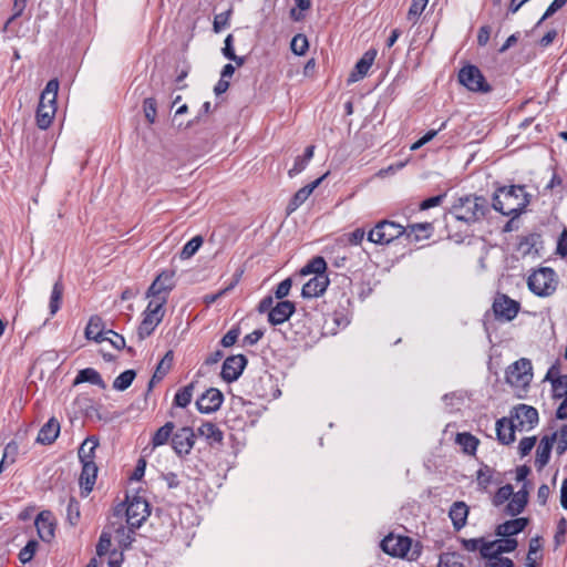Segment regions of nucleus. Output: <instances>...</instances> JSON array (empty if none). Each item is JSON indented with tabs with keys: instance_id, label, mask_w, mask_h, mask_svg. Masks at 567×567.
<instances>
[{
	"instance_id": "obj_56",
	"label": "nucleus",
	"mask_w": 567,
	"mask_h": 567,
	"mask_svg": "<svg viewBox=\"0 0 567 567\" xmlns=\"http://www.w3.org/2000/svg\"><path fill=\"white\" fill-rule=\"evenodd\" d=\"M557 433L556 453L560 456L567 451V424H564Z\"/></svg>"
},
{
	"instance_id": "obj_29",
	"label": "nucleus",
	"mask_w": 567,
	"mask_h": 567,
	"mask_svg": "<svg viewBox=\"0 0 567 567\" xmlns=\"http://www.w3.org/2000/svg\"><path fill=\"white\" fill-rule=\"evenodd\" d=\"M173 362V352L168 351L164 358L158 362L155 372L153 373L148 384L147 393L153 390L156 383L161 382L171 370Z\"/></svg>"
},
{
	"instance_id": "obj_34",
	"label": "nucleus",
	"mask_w": 567,
	"mask_h": 567,
	"mask_svg": "<svg viewBox=\"0 0 567 567\" xmlns=\"http://www.w3.org/2000/svg\"><path fill=\"white\" fill-rule=\"evenodd\" d=\"M59 91V81L58 79L50 80L44 90L42 91L40 95L39 105L44 104L51 105V107H56V96Z\"/></svg>"
},
{
	"instance_id": "obj_26",
	"label": "nucleus",
	"mask_w": 567,
	"mask_h": 567,
	"mask_svg": "<svg viewBox=\"0 0 567 567\" xmlns=\"http://www.w3.org/2000/svg\"><path fill=\"white\" fill-rule=\"evenodd\" d=\"M114 527V539L117 543L121 549H127L131 544L134 542L135 530L137 528H133L132 526L123 525L122 523H112Z\"/></svg>"
},
{
	"instance_id": "obj_10",
	"label": "nucleus",
	"mask_w": 567,
	"mask_h": 567,
	"mask_svg": "<svg viewBox=\"0 0 567 567\" xmlns=\"http://www.w3.org/2000/svg\"><path fill=\"white\" fill-rule=\"evenodd\" d=\"M520 309L518 301L511 299L507 295L497 293L493 302V311L498 320H513Z\"/></svg>"
},
{
	"instance_id": "obj_36",
	"label": "nucleus",
	"mask_w": 567,
	"mask_h": 567,
	"mask_svg": "<svg viewBox=\"0 0 567 567\" xmlns=\"http://www.w3.org/2000/svg\"><path fill=\"white\" fill-rule=\"evenodd\" d=\"M55 112L56 107H51V105H38L35 115L38 127L41 130H47L51 125Z\"/></svg>"
},
{
	"instance_id": "obj_28",
	"label": "nucleus",
	"mask_w": 567,
	"mask_h": 567,
	"mask_svg": "<svg viewBox=\"0 0 567 567\" xmlns=\"http://www.w3.org/2000/svg\"><path fill=\"white\" fill-rule=\"evenodd\" d=\"M496 436L499 443L509 445L515 441V432L517 431L507 417H502L495 424Z\"/></svg>"
},
{
	"instance_id": "obj_11",
	"label": "nucleus",
	"mask_w": 567,
	"mask_h": 567,
	"mask_svg": "<svg viewBox=\"0 0 567 567\" xmlns=\"http://www.w3.org/2000/svg\"><path fill=\"white\" fill-rule=\"evenodd\" d=\"M411 538L390 534L381 540V548L393 557H405L411 548Z\"/></svg>"
},
{
	"instance_id": "obj_39",
	"label": "nucleus",
	"mask_w": 567,
	"mask_h": 567,
	"mask_svg": "<svg viewBox=\"0 0 567 567\" xmlns=\"http://www.w3.org/2000/svg\"><path fill=\"white\" fill-rule=\"evenodd\" d=\"M455 441L462 447L463 452L470 455L475 454L480 443L478 439L467 432L457 433Z\"/></svg>"
},
{
	"instance_id": "obj_49",
	"label": "nucleus",
	"mask_w": 567,
	"mask_h": 567,
	"mask_svg": "<svg viewBox=\"0 0 567 567\" xmlns=\"http://www.w3.org/2000/svg\"><path fill=\"white\" fill-rule=\"evenodd\" d=\"M80 517V503L74 497H70L66 505V520L71 526H75Z\"/></svg>"
},
{
	"instance_id": "obj_52",
	"label": "nucleus",
	"mask_w": 567,
	"mask_h": 567,
	"mask_svg": "<svg viewBox=\"0 0 567 567\" xmlns=\"http://www.w3.org/2000/svg\"><path fill=\"white\" fill-rule=\"evenodd\" d=\"M514 494L513 486L509 484H506L497 489L493 497V504L495 506H501L505 502L509 501L512 495Z\"/></svg>"
},
{
	"instance_id": "obj_43",
	"label": "nucleus",
	"mask_w": 567,
	"mask_h": 567,
	"mask_svg": "<svg viewBox=\"0 0 567 567\" xmlns=\"http://www.w3.org/2000/svg\"><path fill=\"white\" fill-rule=\"evenodd\" d=\"M194 389L195 382H190L179 389L174 396V404L178 408H186L192 401Z\"/></svg>"
},
{
	"instance_id": "obj_14",
	"label": "nucleus",
	"mask_w": 567,
	"mask_h": 567,
	"mask_svg": "<svg viewBox=\"0 0 567 567\" xmlns=\"http://www.w3.org/2000/svg\"><path fill=\"white\" fill-rule=\"evenodd\" d=\"M246 365L247 358L244 354L230 355L224 361L220 375L226 382H234L241 375Z\"/></svg>"
},
{
	"instance_id": "obj_44",
	"label": "nucleus",
	"mask_w": 567,
	"mask_h": 567,
	"mask_svg": "<svg viewBox=\"0 0 567 567\" xmlns=\"http://www.w3.org/2000/svg\"><path fill=\"white\" fill-rule=\"evenodd\" d=\"M136 377L135 370H125L113 381V389L116 391H125L131 386Z\"/></svg>"
},
{
	"instance_id": "obj_41",
	"label": "nucleus",
	"mask_w": 567,
	"mask_h": 567,
	"mask_svg": "<svg viewBox=\"0 0 567 567\" xmlns=\"http://www.w3.org/2000/svg\"><path fill=\"white\" fill-rule=\"evenodd\" d=\"M327 262L323 257L317 256L313 257L302 269L301 275H310L315 276L326 275Z\"/></svg>"
},
{
	"instance_id": "obj_6",
	"label": "nucleus",
	"mask_w": 567,
	"mask_h": 567,
	"mask_svg": "<svg viewBox=\"0 0 567 567\" xmlns=\"http://www.w3.org/2000/svg\"><path fill=\"white\" fill-rule=\"evenodd\" d=\"M513 426L519 431H529L538 423V411L530 405L518 404L514 406L507 417Z\"/></svg>"
},
{
	"instance_id": "obj_48",
	"label": "nucleus",
	"mask_w": 567,
	"mask_h": 567,
	"mask_svg": "<svg viewBox=\"0 0 567 567\" xmlns=\"http://www.w3.org/2000/svg\"><path fill=\"white\" fill-rule=\"evenodd\" d=\"M437 567H464L463 558L455 551L443 553L440 555Z\"/></svg>"
},
{
	"instance_id": "obj_42",
	"label": "nucleus",
	"mask_w": 567,
	"mask_h": 567,
	"mask_svg": "<svg viewBox=\"0 0 567 567\" xmlns=\"http://www.w3.org/2000/svg\"><path fill=\"white\" fill-rule=\"evenodd\" d=\"M19 453V445L14 441H10L3 450V455L0 462V473L8 466L17 461Z\"/></svg>"
},
{
	"instance_id": "obj_15",
	"label": "nucleus",
	"mask_w": 567,
	"mask_h": 567,
	"mask_svg": "<svg viewBox=\"0 0 567 567\" xmlns=\"http://www.w3.org/2000/svg\"><path fill=\"white\" fill-rule=\"evenodd\" d=\"M39 537L42 542L51 543L55 536V519L50 511L40 512L34 520Z\"/></svg>"
},
{
	"instance_id": "obj_40",
	"label": "nucleus",
	"mask_w": 567,
	"mask_h": 567,
	"mask_svg": "<svg viewBox=\"0 0 567 567\" xmlns=\"http://www.w3.org/2000/svg\"><path fill=\"white\" fill-rule=\"evenodd\" d=\"M540 550H542L540 538L538 536L533 537L529 540L528 553L526 556V566L527 567H539V564L536 560H537V558H542Z\"/></svg>"
},
{
	"instance_id": "obj_35",
	"label": "nucleus",
	"mask_w": 567,
	"mask_h": 567,
	"mask_svg": "<svg viewBox=\"0 0 567 567\" xmlns=\"http://www.w3.org/2000/svg\"><path fill=\"white\" fill-rule=\"evenodd\" d=\"M315 154V146L309 145L306 147L303 155L297 156L293 163V166L288 171L289 177H295L299 175L301 172H303L309 164V162L312 159Z\"/></svg>"
},
{
	"instance_id": "obj_21",
	"label": "nucleus",
	"mask_w": 567,
	"mask_h": 567,
	"mask_svg": "<svg viewBox=\"0 0 567 567\" xmlns=\"http://www.w3.org/2000/svg\"><path fill=\"white\" fill-rule=\"evenodd\" d=\"M526 485L527 483L525 482L523 487L512 495L504 508V513L506 515L517 516L525 509L528 503V491Z\"/></svg>"
},
{
	"instance_id": "obj_37",
	"label": "nucleus",
	"mask_w": 567,
	"mask_h": 567,
	"mask_svg": "<svg viewBox=\"0 0 567 567\" xmlns=\"http://www.w3.org/2000/svg\"><path fill=\"white\" fill-rule=\"evenodd\" d=\"M405 228L408 229V231L405 233V236L409 239L413 237V240H415V241H419L422 238H429L431 235V231L433 229V227L430 223L413 224Z\"/></svg>"
},
{
	"instance_id": "obj_13",
	"label": "nucleus",
	"mask_w": 567,
	"mask_h": 567,
	"mask_svg": "<svg viewBox=\"0 0 567 567\" xmlns=\"http://www.w3.org/2000/svg\"><path fill=\"white\" fill-rule=\"evenodd\" d=\"M174 277V270H163L148 287L146 298H161L162 296L167 297L168 292L175 287Z\"/></svg>"
},
{
	"instance_id": "obj_64",
	"label": "nucleus",
	"mask_w": 567,
	"mask_h": 567,
	"mask_svg": "<svg viewBox=\"0 0 567 567\" xmlns=\"http://www.w3.org/2000/svg\"><path fill=\"white\" fill-rule=\"evenodd\" d=\"M485 567H515L512 559L502 556H495V558L489 559Z\"/></svg>"
},
{
	"instance_id": "obj_33",
	"label": "nucleus",
	"mask_w": 567,
	"mask_h": 567,
	"mask_svg": "<svg viewBox=\"0 0 567 567\" xmlns=\"http://www.w3.org/2000/svg\"><path fill=\"white\" fill-rule=\"evenodd\" d=\"M91 383L97 385L101 389H105L106 384L102 379L101 374L93 368H85L79 371L78 375L73 381V385H78L80 383Z\"/></svg>"
},
{
	"instance_id": "obj_63",
	"label": "nucleus",
	"mask_w": 567,
	"mask_h": 567,
	"mask_svg": "<svg viewBox=\"0 0 567 567\" xmlns=\"http://www.w3.org/2000/svg\"><path fill=\"white\" fill-rule=\"evenodd\" d=\"M229 16L230 11H226L215 16L213 27L216 33L220 32L224 28L228 25Z\"/></svg>"
},
{
	"instance_id": "obj_9",
	"label": "nucleus",
	"mask_w": 567,
	"mask_h": 567,
	"mask_svg": "<svg viewBox=\"0 0 567 567\" xmlns=\"http://www.w3.org/2000/svg\"><path fill=\"white\" fill-rule=\"evenodd\" d=\"M125 516L126 524L133 528H140L150 516V505L140 496L126 497Z\"/></svg>"
},
{
	"instance_id": "obj_27",
	"label": "nucleus",
	"mask_w": 567,
	"mask_h": 567,
	"mask_svg": "<svg viewBox=\"0 0 567 567\" xmlns=\"http://www.w3.org/2000/svg\"><path fill=\"white\" fill-rule=\"evenodd\" d=\"M99 444L100 442L96 436H89L83 441L78 451L81 464H95V451Z\"/></svg>"
},
{
	"instance_id": "obj_12",
	"label": "nucleus",
	"mask_w": 567,
	"mask_h": 567,
	"mask_svg": "<svg viewBox=\"0 0 567 567\" xmlns=\"http://www.w3.org/2000/svg\"><path fill=\"white\" fill-rule=\"evenodd\" d=\"M196 434L192 427L184 426L172 436V447L178 456L188 455L194 447Z\"/></svg>"
},
{
	"instance_id": "obj_18",
	"label": "nucleus",
	"mask_w": 567,
	"mask_h": 567,
	"mask_svg": "<svg viewBox=\"0 0 567 567\" xmlns=\"http://www.w3.org/2000/svg\"><path fill=\"white\" fill-rule=\"evenodd\" d=\"M556 437L557 433H551L550 435H545L540 439L535 457V465L538 470L544 468L548 464Z\"/></svg>"
},
{
	"instance_id": "obj_55",
	"label": "nucleus",
	"mask_w": 567,
	"mask_h": 567,
	"mask_svg": "<svg viewBox=\"0 0 567 567\" xmlns=\"http://www.w3.org/2000/svg\"><path fill=\"white\" fill-rule=\"evenodd\" d=\"M496 548H497V540L486 542L483 538L480 554L483 558L487 559V561H488L489 559L495 558V556H497Z\"/></svg>"
},
{
	"instance_id": "obj_47",
	"label": "nucleus",
	"mask_w": 567,
	"mask_h": 567,
	"mask_svg": "<svg viewBox=\"0 0 567 567\" xmlns=\"http://www.w3.org/2000/svg\"><path fill=\"white\" fill-rule=\"evenodd\" d=\"M203 237L199 235L188 240L181 251V259H189L190 257H193L203 245Z\"/></svg>"
},
{
	"instance_id": "obj_2",
	"label": "nucleus",
	"mask_w": 567,
	"mask_h": 567,
	"mask_svg": "<svg viewBox=\"0 0 567 567\" xmlns=\"http://www.w3.org/2000/svg\"><path fill=\"white\" fill-rule=\"evenodd\" d=\"M529 204V195L525 186L511 185L496 189L493 196V208L504 216L518 217Z\"/></svg>"
},
{
	"instance_id": "obj_31",
	"label": "nucleus",
	"mask_w": 567,
	"mask_h": 567,
	"mask_svg": "<svg viewBox=\"0 0 567 567\" xmlns=\"http://www.w3.org/2000/svg\"><path fill=\"white\" fill-rule=\"evenodd\" d=\"M197 434L204 437L209 445L221 444L223 431L212 422H205L197 429Z\"/></svg>"
},
{
	"instance_id": "obj_38",
	"label": "nucleus",
	"mask_w": 567,
	"mask_h": 567,
	"mask_svg": "<svg viewBox=\"0 0 567 567\" xmlns=\"http://www.w3.org/2000/svg\"><path fill=\"white\" fill-rule=\"evenodd\" d=\"M64 292V287L61 279H58L51 291L50 300H49V310L50 315L54 316L61 308L62 296Z\"/></svg>"
},
{
	"instance_id": "obj_54",
	"label": "nucleus",
	"mask_w": 567,
	"mask_h": 567,
	"mask_svg": "<svg viewBox=\"0 0 567 567\" xmlns=\"http://www.w3.org/2000/svg\"><path fill=\"white\" fill-rule=\"evenodd\" d=\"M517 540L511 537H505L503 540H497L496 554L501 556L504 553H512L517 548Z\"/></svg>"
},
{
	"instance_id": "obj_23",
	"label": "nucleus",
	"mask_w": 567,
	"mask_h": 567,
	"mask_svg": "<svg viewBox=\"0 0 567 567\" xmlns=\"http://www.w3.org/2000/svg\"><path fill=\"white\" fill-rule=\"evenodd\" d=\"M97 471L96 464H82L79 484L83 496H87L92 492L96 482Z\"/></svg>"
},
{
	"instance_id": "obj_16",
	"label": "nucleus",
	"mask_w": 567,
	"mask_h": 567,
	"mask_svg": "<svg viewBox=\"0 0 567 567\" xmlns=\"http://www.w3.org/2000/svg\"><path fill=\"white\" fill-rule=\"evenodd\" d=\"M224 401L223 393L215 388L206 390L196 401L197 410L200 413L209 414L216 412Z\"/></svg>"
},
{
	"instance_id": "obj_61",
	"label": "nucleus",
	"mask_w": 567,
	"mask_h": 567,
	"mask_svg": "<svg viewBox=\"0 0 567 567\" xmlns=\"http://www.w3.org/2000/svg\"><path fill=\"white\" fill-rule=\"evenodd\" d=\"M537 442L536 436L523 437L518 444V452L522 457L528 455Z\"/></svg>"
},
{
	"instance_id": "obj_24",
	"label": "nucleus",
	"mask_w": 567,
	"mask_h": 567,
	"mask_svg": "<svg viewBox=\"0 0 567 567\" xmlns=\"http://www.w3.org/2000/svg\"><path fill=\"white\" fill-rule=\"evenodd\" d=\"M528 523H529V519L526 517H519V518L506 520L496 527L495 534H496V536H499V537H511V536L517 535L520 532H523L526 528V526L528 525Z\"/></svg>"
},
{
	"instance_id": "obj_53",
	"label": "nucleus",
	"mask_w": 567,
	"mask_h": 567,
	"mask_svg": "<svg viewBox=\"0 0 567 567\" xmlns=\"http://www.w3.org/2000/svg\"><path fill=\"white\" fill-rule=\"evenodd\" d=\"M111 533L103 530L96 545V554L99 556H104L105 554H107L111 547Z\"/></svg>"
},
{
	"instance_id": "obj_5",
	"label": "nucleus",
	"mask_w": 567,
	"mask_h": 567,
	"mask_svg": "<svg viewBox=\"0 0 567 567\" xmlns=\"http://www.w3.org/2000/svg\"><path fill=\"white\" fill-rule=\"evenodd\" d=\"M408 229L405 226L383 219L375 224V226L368 233L367 239L375 245H389L393 240L405 235Z\"/></svg>"
},
{
	"instance_id": "obj_7",
	"label": "nucleus",
	"mask_w": 567,
	"mask_h": 567,
	"mask_svg": "<svg viewBox=\"0 0 567 567\" xmlns=\"http://www.w3.org/2000/svg\"><path fill=\"white\" fill-rule=\"evenodd\" d=\"M458 81L467 90L473 92L488 93L492 86L486 82L481 70L475 65L463 66L458 72Z\"/></svg>"
},
{
	"instance_id": "obj_19",
	"label": "nucleus",
	"mask_w": 567,
	"mask_h": 567,
	"mask_svg": "<svg viewBox=\"0 0 567 567\" xmlns=\"http://www.w3.org/2000/svg\"><path fill=\"white\" fill-rule=\"evenodd\" d=\"M295 303L289 300H281L269 311L268 321L278 326L287 321L295 312Z\"/></svg>"
},
{
	"instance_id": "obj_8",
	"label": "nucleus",
	"mask_w": 567,
	"mask_h": 567,
	"mask_svg": "<svg viewBox=\"0 0 567 567\" xmlns=\"http://www.w3.org/2000/svg\"><path fill=\"white\" fill-rule=\"evenodd\" d=\"M533 379L532 362L522 358L511 364L506 370V381L515 388H526Z\"/></svg>"
},
{
	"instance_id": "obj_62",
	"label": "nucleus",
	"mask_w": 567,
	"mask_h": 567,
	"mask_svg": "<svg viewBox=\"0 0 567 567\" xmlns=\"http://www.w3.org/2000/svg\"><path fill=\"white\" fill-rule=\"evenodd\" d=\"M492 470L488 466L481 467L477 471V483L480 486L486 488L492 483Z\"/></svg>"
},
{
	"instance_id": "obj_25",
	"label": "nucleus",
	"mask_w": 567,
	"mask_h": 567,
	"mask_svg": "<svg viewBox=\"0 0 567 567\" xmlns=\"http://www.w3.org/2000/svg\"><path fill=\"white\" fill-rule=\"evenodd\" d=\"M60 422L55 417H51L44 423L37 436V442L43 445L52 444L60 434Z\"/></svg>"
},
{
	"instance_id": "obj_50",
	"label": "nucleus",
	"mask_w": 567,
	"mask_h": 567,
	"mask_svg": "<svg viewBox=\"0 0 567 567\" xmlns=\"http://www.w3.org/2000/svg\"><path fill=\"white\" fill-rule=\"evenodd\" d=\"M39 547V544L35 539H31L27 543V545L20 550L18 557H19V560L22 563V564H28L30 563L33 557H34V554L37 551Z\"/></svg>"
},
{
	"instance_id": "obj_57",
	"label": "nucleus",
	"mask_w": 567,
	"mask_h": 567,
	"mask_svg": "<svg viewBox=\"0 0 567 567\" xmlns=\"http://www.w3.org/2000/svg\"><path fill=\"white\" fill-rule=\"evenodd\" d=\"M143 111L146 120L152 124L156 117V101L153 97H147L143 103Z\"/></svg>"
},
{
	"instance_id": "obj_51",
	"label": "nucleus",
	"mask_w": 567,
	"mask_h": 567,
	"mask_svg": "<svg viewBox=\"0 0 567 567\" xmlns=\"http://www.w3.org/2000/svg\"><path fill=\"white\" fill-rule=\"evenodd\" d=\"M309 48L308 39L303 34H296L290 43V49L296 55H303Z\"/></svg>"
},
{
	"instance_id": "obj_22",
	"label": "nucleus",
	"mask_w": 567,
	"mask_h": 567,
	"mask_svg": "<svg viewBox=\"0 0 567 567\" xmlns=\"http://www.w3.org/2000/svg\"><path fill=\"white\" fill-rule=\"evenodd\" d=\"M329 286V278L327 275L313 276L302 287L301 296L303 298H315L322 295Z\"/></svg>"
},
{
	"instance_id": "obj_20",
	"label": "nucleus",
	"mask_w": 567,
	"mask_h": 567,
	"mask_svg": "<svg viewBox=\"0 0 567 567\" xmlns=\"http://www.w3.org/2000/svg\"><path fill=\"white\" fill-rule=\"evenodd\" d=\"M377 56V50L370 49L363 53L361 59L355 63L354 70L349 75L348 82L353 83L363 79L372 66Z\"/></svg>"
},
{
	"instance_id": "obj_60",
	"label": "nucleus",
	"mask_w": 567,
	"mask_h": 567,
	"mask_svg": "<svg viewBox=\"0 0 567 567\" xmlns=\"http://www.w3.org/2000/svg\"><path fill=\"white\" fill-rule=\"evenodd\" d=\"M443 401L445 402L446 406L449 408V412H453L454 410H458L460 405L463 401V398L461 394H457L456 392L445 394L443 396Z\"/></svg>"
},
{
	"instance_id": "obj_3",
	"label": "nucleus",
	"mask_w": 567,
	"mask_h": 567,
	"mask_svg": "<svg viewBox=\"0 0 567 567\" xmlns=\"http://www.w3.org/2000/svg\"><path fill=\"white\" fill-rule=\"evenodd\" d=\"M152 300L148 302L146 309L143 312V320L137 329V334L141 340L151 336L155 328L163 320L165 309L164 306L167 302L166 296L161 298L151 297Z\"/></svg>"
},
{
	"instance_id": "obj_46",
	"label": "nucleus",
	"mask_w": 567,
	"mask_h": 567,
	"mask_svg": "<svg viewBox=\"0 0 567 567\" xmlns=\"http://www.w3.org/2000/svg\"><path fill=\"white\" fill-rule=\"evenodd\" d=\"M550 383L554 399H565L567 396V374L556 375Z\"/></svg>"
},
{
	"instance_id": "obj_32",
	"label": "nucleus",
	"mask_w": 567,
	"mask_h": 567,
	"mask_svg": "<svg viewBox=\"0 0 567 567\" xmlns=\"http://www.w3.org/2000/svg\"><path fill=\"white\" fill-rule=\"evenodd\" d=\"M103 329V320L99 316L91 317L85 328L86 339L94 340L96 342L106 340V333Z\"/></svg>"
},
{
	"instance_id": "obj_4",
	"label": "nucleus",
	"mask_w": 567,
	"mask_h": 567,
	"mask_svg": "<svg viewBox=\"0 0 567 567\" xmlns=\"http://www.w3.org/2000/svg\"><path fill=\"white\" fill-rule=\"evenodd\" d=\"M527 285L529 290L536 296L548 297L557 289V275L554 269L542 267L529 275Z\"/></svg>"
},
{
	"instance_id": "obj_17",
	"label": "nucleus",
	"mask_w": 567,
	"mask_h": 567,
	"mask_svg": "<svg viewBox=\"0 0 567 567\" xmlns=\"http://www.w3.org/2000/svg\"><path fill=\"white\" fill-rule=\"evenodd\" d=\"M327 175L328 173L298 189L287 206V213L291 214L297 210L308 199L312 192L322 183Z\"/></svg>"
},
{
	"instance_id": "obj_1",
	"label": "nucleus",
	"mask_w": 567,
	"mask_h": 567,
	"mask_svg": "<svg viewBox=\"0 0 567 567\" xmlns=\"http://www.w3.org/2000/svg\"><path fill=\"white\" fill-rule=\"evenodd\" d=\"M489 213V205L485 197L466 195L457 198L452 205L446 227L450 236L456 241L473 233V226L483 221Z\"/></svg>"
},
{
	"instance_id": "obj_59",
	"label": "nucleus",
	"mask_w": 567,
	"mask_h": 567,
	"mask_svg": "<svg viewBox=\"0 0 567 567\" xmlns=\"http://www.w3.org/2000/svg\"><path fill=\"white\" fill-rule=\"evenodd\" d=\"M567 533V520L565 517H561L557 523V529L554 536L555 546L559 547L565 542V536Z\"/></svg>"
},
{
	"instance_id": "obj_30",
	"label": "nucleus",
	"mask_w": 567,
	"mask_h": 567,
	"mask_svg": "<svg viewBox=\"0 0 567 567\" xmlns=\"http://www.w3.org/2000/svg\"><path fill=\"white\" fill-rule=\"evenodd\" d=\"M449 516L454 529L460 530L466 525L468 506L464 502H455L450 508Z\"/></svg>"
},
{
	"instance_id": "obj_58",
	"label": "nucleus",
	"mask_w": 567,
	"mask_h": 567,
	"mask_svg": "<svg viewBox=\"0 0 567 567\" xmlns=\"http://www.w3.org/2000/svg\"><path fill=\"white\" fill-rule=\"evenodd\" d=\"M240 336V328L238 326L233 327L220 340V344L224 348L234 346Z\"/></svg>"
},
{
	"instance_id": "obj_45",
	"label": "nucleus",
	"mask_w": 567,
	"mask_h": 567,
	"mask_svg": "<svg viewBox=\"0 0 567 567\" xmlns=\"http://www.w3.org/2000/svg\"><path fill=\"white\" fill-rule=\"evenodd\" d=\"M175 427V424L173 422H166L163 426H161L153 435L152 437V444L154 446H161L164 445L169 436L172 435V432Z\"/></svg>"
}]
</instances>
